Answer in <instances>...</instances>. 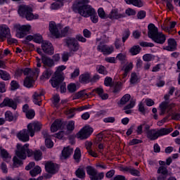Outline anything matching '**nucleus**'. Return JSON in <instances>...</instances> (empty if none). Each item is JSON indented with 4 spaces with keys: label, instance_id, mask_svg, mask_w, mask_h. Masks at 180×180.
Instances as JSON below:
<instances>
[{
    "label": "nucleus",
    "instance_id": "obj_1",
    "mask_svg": "<svg viewBox=\"0 0 180 180\" xmlns=\"http://www.w3.org/2000/svg\"><path fill=\"white\" fill-rule=\"evenodd\" d=\"M89 0H77L73 5L72 9L74 12H77L82 16L84 18H89L91 16V20L93 23H98V14L95 11V8L89 5Z\"/></svg>",
    "mask_w": 180,
    "mask_h": 180
},
{
    "label": "nucleus",
    "instance_id": "obj_2",
    "mask_svg": "<svg viewBox=\"0 0 180 180\" xmlns=\"http://www.w3.org/2000/svg\"><path fill=\"white\" fill-rule=\"evenodd\" d=\"M148 36L150 39L157 43L158 44H164L167 37L162 33L158 32V28L153 23H150L148 26Z\"/></svg>",
    "mask_w": 180,
    "mask_h": 180
},
{
    "label": "nucleus",
    "instance_id": "obj_3",
    "mask_svg": "<svg viewBox=\"0 0 180 180\" xmlns=\"http://www.w3.org/2000/svg\"><path fill=\"white\" fill-rule=\"evenodd\" d=\"M34 154V152L29 149V143H26L24 146L20 143L17 144L15 155L20 160H26L27 157H32Z\"/></svg>",
    "mask_w": 180,
    "mask_h": 180
},
{
    "label": "nucleus",
    "instance_id": "obj_4",
    "mask_svg": "<svg viewBox=\"0 0 180 180\" xmlns=\"http://www.w3.org/2000/svg\"><path fill=\"white\" fill-rule=\"evenodd\" d=\"M172 130H174L172 128H162L158 131L155 129H150L146 132V136L149 140L154 141L162 136L169 134V133H172Z\"/></svg>",
    "mask_w": 180,
    "mask_h": 180
},
{
    "label": "nucleus",
    "instance_id": "obj_5",
    "mask_svg": "<svg viewBox=\"0 0 180 180\" xmlns=\"http://www.w3.org/2000/svg\"><path fill=\"white\" fill-rule=\"evenodd\" d=\"M33 8L28 6H20L18 9V13L22 18H25L27 20H33L39 19L38 14H33Z\"/></svg>",
    "mask_w": 180,
    "mask_h": 180
},
{
    "label": "nucleus",
    "instance_id": "obj_6",
    "mask_svg": "<svg viewBox=\"0 0 180 180\" xmlns=\"http://www.w3.org/2000/svg\"><path fill=\"white\" fill-rule=\"evenodd\" d=\"M86 171L91 180H102L105 178V173H98V170L92 166H87L86 167Z\"/></svg>",
    "mask_w": 180,
    "mask_h": 180
},
{
    "label": "nucleus",
    "instance_id": "obj_7",
    "mask_svg": "<svg viewBox=\"0 0 180 180\" xmlns=\"http://www.w3.org/2000/svg\"><path fill=\"white\" fill-rule=\"evenodd\" d=\"M30 25H20L19 24H15L13 26L15 32H16L17 37L22 39L25 36H27L29 32H30Z\"/></svg>",
    "mask_w": 180,
    "mask_h": 180
},
{
    "label": "nucleus",
    "instance_id": "obj_8",
    "mask_svg": "<svg viewBox=\"0 0 180 180\" xmlns=\"http://www.w3.org/2000/svg\"><path fill=\"white\" fill-rule=\"evenodd\" d=\"M93 132L94 129L89 127H84L76 134V137L79 139V140H85L88 139Z\"/></svg>",
    "mask_w": 180,
    "mask_h": 180
},
{
    "label": "nucleus",
    "instance_id": "obj_9",
    "mask_svg": "<svg viewBox=\"0 0 180 180\" xmlns=\"http://www.w3.org/2000/svg\"><path fill=\"white\" fill-rule=\"evenodd\" d=\"M50 82L53 88H60L61 94L67 92V84L64 82V80L60 81L59 79H51Z\"/></svg>",
    "mask_w": 180,
    "mask_h": 180
},
{
    "label": "nucleus",
    "instance_id": "obj_10",
    "mask_svg": "<svg viewBox=\"0 0 180 180\" xmlns=\"http://www.w3.org/2000/svg\"><path fill=\"white\" fill-rule=\"evenodd\" d=\"M60 166L52 161H48L45 163V170L51 175H54L58 172Z\"/></svg>",
    "mask_w": 180,
    "mask_h": 180
},
{
    "label": "nucleus",
    "instance_id": "obj_11",
    "mask_svg": "<svg viewBox=\"0 0 180 180\" xmlns=\"http://www.w3.org/2000/svg\"><path fill=\"white\" fill-rule=\"evenodd\" d=\"M61 29V25L56 24V22L51 21L49 22V30L51 33L56 39H59L60 37V30Z\"/></svg>",
    "mask_w": 180,
    "mask_h": 180
},
{
    "label": "nucleus",
    "instance_id": "obj_12",
    "mask_svg": "<svg viewBox=\"0 0 180 180\" xmlns=\"http://www.w3.org/2000/svg\"><path fill=\"white\" fill-rule=\"evenodd\" d=\"M42 127L43 124L39 122L30 123L27 125L30 136L33 137L34 136V133H36V131H40Z\"/></svg>",
    "mask_w": 180,
    "mask_h": 180
},
{
    "label": "nucleus",
    "instance_id": "obj_13",
    "mask_svg": "<svg viewBox=\"0 0 180 180\" xmlns=\"http://www.w3.org/2000/svg\"><path fill=\"white\" fill-rule=\"evenodd\" d=\"M67 46L70 49V51H78L79 50V43L75 38L65 39Z\"/></svg>",
    "mask_w": 180,
    "mask_h": 180
},
{
    "label": "nucleus",
    "instance_id": "obj_14",
    "mask_svg": "<svg viewBox=\"0 0 180 180\" xmlns=\"http://www.w3.org/2000/svg\"><path fill=\"white\" fill-rule=\"evenodd\" d=\"M20 72H23L24 75H28L32 79H36L39 77V72H40V69L36 68L34 69L25 68L24 70H21Z\"/></svg>",
    "mask_w": 180,
    "mask_h": 180
},
{
    "label": "nucleus",
    "instance_id": "obj_15",
    "mask_svg": "<svg viewBox=\"0 0 180 180\" xmlns=\"http://www.w3.org/2000/svg\"><path fill=\"white\" fill-rule=\"evenodd\" d=\"M11 36V29L6 25L0 26V41H5Z\"/></svg>",
    "mask_w": 180,
    "mask_h": 180
},
{
    "label": "nucleus",
    "instance_id": "obj_16",
    "mask_svg": "<svg viewBox=\"0 0 180 180\" xmlns=\"http://www.w3.org/2000/svg\"><path fill=\"white\" fill-rule=\"evenodd\" d=\"M159 108L160 109V112L159 113V115L160 116H162L165 115V112H167H167H169L171 109H172L173 108H175V103H172L169 104V102L163 101L161 103Z\"/></svg>",
    "mask_w": 180,
    "mask_h": 180
},
{
    "label": "nucleus",
    "instance_id": "obj_17",
    "mask_svg": "<svg viewBox=\"0 0 180 180\" xmlns=\"http://www.w3.org/2000/svg\"><path fill=\"white\" fill-rule=\"evenodd\" d=\"M64 70H65V66H59L51 79H59V81H64V79H65L64 72H63Z\"/></svg>",
    "mask_w": 180,
    "mask_h": 180
},
{
    "label": "nucleus",
    "instance_id": "obj_18",
    "mask_svg": "<svg viewBox=\"0 0 180 180\" xmlns=\"http://www.w3.org/2000/svg\"><path fill=\"white\" fill-rule=\"evenodd\" d=\"M29 134H30V133H29V129H24L17 134V137L20 141L26 143L30 140Z\"/></svg>",
    "mask_w": 180,
    "mask_h": 180
},
{
    "label": "nucleus",
    "instance_id": "obj_19",
    "mask_svg": "<svg viewBox=\"0 0 180 180\" xmlns=\"http://www.w3.org/2000/svg\"><path fill=\"white\" fill-rule=\"evenodd\" d=\"M41 49L44 53L53 56L54 54V49H53V44L49 41H44L41 44Z\"/></svg>",
    "mask_w": 180,
    "mask_h": 180
},
{
    "label": "nucleus",
    "instance_id": "obj_20",
    "mask_svg": "<svg viewBox=\"0 0 180 180\" xmlns=\"http://www.w3.org/2000/svg\"><path fill=\"white\" fill-rule=\"evenodd\" d=\"M158 174H160L158 177V180H167L168 177V169L165 166H160L158 169Z\"/></svg>",
    "mask_w": 180,
    "mask_h": 180
},
{
    "label": "nucleus",
    "instance_id": "obj_21",
    "mask_svg": "<svg viewBox=\"0 0 180 180\" xmlns=\"http://www.w3.org/2000/svg\"><path fill=\"white\" fill-rule=\"evenodd\" d=\"M44 95L43 91H35L32 96L34 103L38 106H41V96Z\"/></svg>",
    "mask_w": 180,
    "mask_h": 180
},
{
    "label": "nucleus",
    "instance_id": "obj_22",
    "mask_svg": "<svg viewBox=\"0 0 180 180\" xmlns=\"http://www.w3.org/2000/svg\"><path fill=\"white\" fill-rule=\"evenodd\" d=\"M97 50L98 51H101L103 54H112L113 53V48H110L107 45L103 44L100 43V44L97 46Z\"/></svg>",
    "mask_w": 180,
    "mask_h": 180
},
{
    "label": "nucleus",
    "instance_id": "obj_23",
    "mask_svg": "<svg viewBox=\"0 0 180 180\" xmlns=\"http://www.w3.org/2000/svg\"><path fill=\"white\" fill-rule=\"evenodd\" d=\"M72 153H74V149L71 147L68 146L66 148H64L61 153V160H67V158H70Z\"/></svg>",
    "mask_w": 180,
    "mask_h": 180
},
{
    "label": "nucleus",
    "instance_id": "obj_24",
    "mask_svg": "<svg viewBox=\"0 0 180 180\" xmlns=\"http://www.w3.org/2000/svg\"><path fill=\"white\" fill-rule=\"evenodd\" d=\"M41 61L44 64V68H51V67H53L54 65V60L46 56H41Z\"/></svg>",
    "mask_w": 180,
    "mask_h": 180
},
{
    "label": "nucleus",
    "instance_id": "obj_25",
    "mask_svg": "<svg viewBox=\"0 0 180 180\" xmlns=\"http://www.w3.org/2000/svg\"><path fill=\"white\" fill-rule=\"evenodd\" d=\"M167 43L168 46L163 48L164 50H167V51H175L176 50V41L174 39H169Z\"/></svg>",
    "mask_w": 180,
    "mask_h": 180
},
{
    "label": "nucleus",
    "instance_id": "obj_26",
    "mask_svg": "<svg viewBox=\"0 0 180 180\" xmlns=\"http://www.w3.org/2000/svg\"><path fill=\"white\" fill-rule=\"evenodd\" d=\"M18 117H19L18 112L15 114L12 113L11 111H6L5 112V120H7V122H16Z\"/></svg>",
    "mask_w": 180,
    "mask_h": 180
},
{
    "label": "nucleus",
    "instance_id": "obj_27",
    "mask_svg": "<svg viewBox=\"0 0 180 180\" xmlns=\"http://www.w3.org/2000/svg\"><path fill=\"white\" fill-rule=\"evenodd\" d=\"M1 106H8L9 108H12V109L16 110L18 104L11 98H5L1 104Z\"/></svg>",
    "mask_w": 180,
    "mask_h": 180
},
{
    "label": "nucleus",
    "instance_id": "obj_28",
    "mask_svg": "<svg viewBox=\"0 0 180 180\" xmlns=\"http://www.w3.org/2000/svg\"><path fill=\"white\" fill-rule=\"evenodd\" d=\"M121 171H124V172H129L131 175H134V176H140V171L131 167H121Z\"/></svg>",
    "mask_w": 180,
    "mask_h": 180
},
{
    "label": "nucleus",
    "instance_id": "obj_29",
    "mask_svg": "<svg viewBox=\"0 0 180 180\" xmlns=\"http://www.w3.org/2000/svg\"><path fill=\"white\" fill-rule=\"evenodd\" d=\"M61 127H63V121L60 120H56L54 121L51 127V131H52V133H56V131L60 130Z\"/></svg>",
    "mask_w": 180,
    "mask_h": 180
},
{
    "label": "nucleus",
    "instance_id": "obj_30",
    "mask_svg": "<svg viewBox=\"0 0 180 180\" xmlns=\"http://www.w3.org/2000/svg\"><path fill=\"white\" fill-rule=\"evenodd\" d=\"M75 176L79 179L84 180L86 176V174L85 173V168L82 167H79L75 172Z\"/></svg>",
    "mask_w": 180,
    "mask_h": 180
},
{
    "label": "nucleus",
    "instance_id": "obj_31",
    "mask_svg": "<svg viewBox=\"0 0 180 180\" xmlns=\"http://www.w3.org/2000/svg\"><path fill=\"white\" fill-rule=\"evenodd\" d=\"M124 14H120L119 12H117V10L113 9L109 13L108 18L110 19H121V18H124Z\"/></svg>",
    "mask_w": 180,
    "mask_h": 180
},
{
    "label": "nucleus",
    "instance_id": "obj_32",
    "mask_svg": "<svg viewBox=\"0 0 180 180\" xmlns=\"http://www.w3.org/2000/svg\"><path fill=\"white\" fill-rule=\"evenodd\" d=\"M79 81L81 84H88L91 82V75L89 73H84L79 77Z\"/></svg>",
    "mask_w": 180,
    "mask_h": 180
},
{
    "label": "nucleus",
    "instance_id": "obj_33",
    "mask_svg": "<svg viewBox=\"0 0 180 180\" xmlns=\"http://www.w3.org/2000/svg\"><path fill=\"white\" fill-rule=\"evenodd\" d=\"M23 84L24 86H26V88H33L34 86V79L30 78V77H26Z\"/></svg>",
    "mask_w": 180,
    "mask_h": 180
},
{
    "label": "nucleus",
    "instance_id": "obj_34",
    "mask_svg": "<svg viewBox=\"0 0 180 180\" xmlns=\"http://www.w3.org/2000/svg\"><path fill=\"white\" fill-rule=\"evenodd\" d=\"M88 109V105H83L79 108H72L68 110L67 113L68 115H72L75 112H82V110H85Z\"/></svg>",
    "mask_w": 180,
    "mask_h": 180
},
{
    "label": "nucleus",
    "instance_id": "obj_35",
    "mask_svg": "<svg viewBox=\"0 0 180 180\" xmlns=\"http://www.w3.org/2000/svg\"><path fill=\"white\" fill-rule=\"evenodd\" d=\"M128 5H134V6H138L141 8L143 6V2L141 0H124Z\"/></svg>",
    "mask_w": 180,
    "mask_h": 180
},
{
    "label": "nucleus",
    "instance_id": "obj_36",
    "mask_svg": "<svg viewBox=\"0 0 180 180\" xmlns=\"http://www.w3.org/2000/svg\"><path fill=\"white\" fill-rule=\"evenodd\" d=\"M123 88V84L121 82H116L113 86V94H119Z\"/></svg>",
    "mask_w": 180,
    "mask_h": 180
},
{
    "label": "nucleus",
    "instance_id": "obj_37",
    "mask_svg": "<svg viewBox=\"0 0 180 180\" xmlns=\"http://www.w3.org/2000/svg\"><path fill=\"white\" fill-rule=\"evenodd\" d=\"M141 51V47L139 45H135L129 49V53H131V56H137V54H139Z\"/></svg>",
    "mask_w": 180,
    "mask_h": 180
},
{
    "label": "nucleus",
    "instance_id": "obj_38",
    "mask_svg": "<svg viewBox=\"0 0 180 180\" xmlns=\"http://www.w3.org/2000/svg\"><path fill=\"white\" fill-rule=\"evenodd\" d=\"M13 168H19V167H22L23 165V161L19 159L18 157L14 156L13 158Z\"/></svg>",
    "mask_w": 180,
    "mask_h": 180
},
{
    "label": "nucleus",
    "instance_id": "obj_39",
    "mask_svg": "<svg viewBox=\"0 0 180 180\" xmlns=\"http://www.w3.org/2000/svg\"><path fill=\"white\" fill-rule=\"evenodd\" d=\"M0 78L4 81H9L11 79V75L5 70H0Z\"/></svg>",
    "mask_w": 180,
    "mask_h": 180
},
{
    "label": "nucleus",
    "instance_id": "obj_40",
    "mask_svg": "<svg viewBox=\"0 0 180 180\" xmlns=\"http://www.w3.org/2000/svg\"><path fill=\"white\" fill-rule=\"evenodd\" d=\"M73 158L76 162L81 161V149H79V148L75 149Z\"/></svg>",
    "mask_w": 180,
    "mask_h": 180
},
{
    "label": "nucleus",
    "instance_id": "obj_41",
    "mask_svg": "<svg viewBox=\"0 0 180 180\" xmlns=\"http://www.w3.org/2000/svg\"><path fill=\"white\" fill-rule=\"evenodd\" d=\"M41 172V167H40V166H36L34 168L30 171L31 176H36L37 175H39V174H40Z\"/></svg>",
    "mask_w": 180,
    "mask_h": 180
},
{
    "label": "nucleus",
    "instance_id": "obj_42",
    "mask_svg": "<svg viewBox=\"0 0 180 180\" xmlns=\"http://www.w3.org/2000/svg\"><path fill=\"white\" fill-rule=\"evenodd\" d=\"M53 72H54L53 71V70H51V68H46V70L42 75V77H44V78H46V79H49V78H50V77L53 75Z\"/></svg>",
    "mask_w": 180,
    "mask_h": 180
},
{
    "label": "nucleus",
    "instance_id": "obj_43",
    "mask_svg": "<svg viewBox=\"0 0 180 180\" xmlns=\"http://www.w3.org/2000/svg\"><path fill=\"white\" fill-rule=\"evenodd\" d=\"M131 70H133V63H130L125 67L124 72L122 75V78H126V77H127V74H129Z\"/></svg>",
    "mask_w": 180,
    "mask_h": 180
},
{
    "label": "nucleus",
    "instance_id": "obj_44",
    "mask_svg": "<svg viewBox=\"0 0 180 180\" xmlns=\"http://www.w3.org/2000/svg\"><path fill=\"white\" fill-rule=\"evenodd\" d=\"M96 70L98 74H103V75H108V70H106V68H105L103 65L98 66Z\"/></svg>",
    "mask_w": 180,
    "mask_h": 180
},
{
    "label": "nucleus",
    "instance_id": "obj_45",
    "mask_svg": "<svg viewBox=\"0 0 180 180\" xmlns=\"http://www.w3.org/2000/svg\"><path fill=\"white\" fill-rule=\"evenodd\" d=\"M43 157V153L40 150H35L34 152V158L35 161H40Z\"/></svg>",
    "mask_w": 180,
    "mask_h": 180
},
{
    "label": "nucleus",
    "instance_id": "obj_46",
    "mask_svg": "<svg viewBox=\"0 0 180 180\" xmlns=\"http://www.w3.org/2000/svg\"><path fill=\"white\" fill-rule=\"evenodd\" d=\"M0 153L2 158H11V155H9L8 150H6L2 147H0Z\"/></svg>",
    "mask_w": 180,
    "mask_h": 180
},
{
    "label": "nucleus",
    "instance_id": "obj_47",
    "mask_svg": "<svg viewBox=\"0 0 180 180\" xmlns=\"http://www.w3.org/2000/svg\"><path fill=\"white\" fill-rule=\"evenodd\" d=\"M104 84L105 86H113V79H112L110 77H105L104 80Z\"/></svg>",
    "mask_w": 180,
    "mask_h": 180
},
{
    "label": "nucleus",
    "instance_id": "obj_48",
    "mask_svg": "<svg viewBox=\"0 0 180 180\" xmlns=\"http://www.w3.org/2000/svg\"><path fill=\"white\" fill-rule=\"evenodd\" d=\"M131 96L129 94H125L120 100L121 105H126L129 101H130Z\"/></svg>",
    "mask_w": 180,
    "mask_h": 180
},
{
    "label": "nucleus",
    "instance_id": "obj_49",
    "mask_svg": "<svg viewBox=\"0 0 180 180\" xmlns=\"http://www.w3.org/2000/svg\"><path fill=\"white\" fill-rule=\"evenodd\" d=\"M129 37H130V30L127 29L122 33V42L124 43Z\"/></svg>",
    "mask_w": 180,
    "mask_h": 180
},
{
    "label": "nucleus",
    "instance_id": "obj_50",
    "mask_svg": "<svg viewBox=\"0 0 180 180\" xmlns=\"http://www.w3.org/2000/svg\"><path fill=\"white\" fill-rule=\"evenodd\" d=\"M163 2H166V6L169 11L172 12L174 11V6L172 5V0H162Z\"/></svg>",
    "mask_w": 180,
    "mask_h": 180
},
{
    "label": "nucleus",
    "instance_id": "obj_51",
    "mask_svg": "<svg viewBox=\"0 0 180 180\" xmlns=\"http://www.w3.org/2000/svg\"><path fill=\"white\" fill-rule=\"evenodd\" d=\"M75 129V122L74 121H70L67 124V130L68 131H72Z\"/></svg>",
    "mask_w": 180,
    "mask_h": 180
},
{
    "label": "nucleus",
    "instance_id": "obj_52",
    "mask_svg": "<svg viewBox=\"0 0 180 180\" xmlns=\"http://www.w3.org/2000/svg\"><path fill=\"white\" fill-rule=\"evenodd\" d=\"M68 90L71 94L75 92V91H77V85L74 83L70 84L69 85H68Z\"/></svg>",
    "mask_w": 180,
    "mask_h": 180
},
{
    "label": "nucleus",
    "instance_id": "obj_53",
    "mask_svg": "<svg viewBox=\"0 0 180 180\" xmlns=\"http://www.w3.org/2000/svg\"><path fill=\"white\" fill-rule=\"evenodd\" d=\"M45 146L46 147H47V148H53V147L54 146V143H53V141H51V139H46Z\"/></svg>",
    "mask_w": 180,
    "mask_h": 180
},
{
    "label": "nucleus",
    "instance_id": "obj_54",
    "mask_svg": "<svg viewBox=\"0 0 180 180\" xmlns=\"http://www.w3.org/2000/svg\"><path fill=\"white\" fill-rule=\"evenodd\" d=\"M98 15L101 19H108V17H106V14L105 13V11H103V8H102L98 10Z\"/></svg>",
    "mask_w": 180,
    "mask_h": 180
},
{
    "label": "nucleus",
    "instance_id": "obj_55",
    "mask_svg": "<svg viewBox=\"0 0 180 180\" xmlns=\"http://www.w3.org/2000/svg\"><path fill=\"white\" fill-rule=\"evenodd\" d=\"M70 30V27H65L63 30L60 31V37H65L68 34V31Z\"/></svg>",
    "mask_w": 180,
    "mask_h": 180
},
{
    "label": "nucleus",
    "instance_id": "obj_56",
    "mask_svg": "<svg viewBox=\"0 0 180 180\" xmlns=\"http://www.w3.org/2000/svg\"><path fill=\"white\" fill-rule=\"evenodd\" d=\"M139 81V77H137V74L136 73H131V79H130V82L131 84H136Z\"/></svg>",
    "mask_w": 180,
    "mask_h": 180
},
{
    "label": "nucleus",
    "instance_id": "obj_57",
    "mask_svg": "<svg viewBox=\"0 0 180 180\" xmlns=\"http://www.w3.org/2000/svg\"><path fill=\"white\" fill-rule=\"evenodd\" d=\"M34 41L35 43H41L43 41V37L40 34H34Z\"/></svg>",
    "mask_w": 180,
    "mask_h": 180
},
{
    "label": "nucleus",
    "instance_id": "obj_58",
    "mask_svg": "<svg viewBox=\"0 0 180 180\" xmlns=\"http://www.w3.org/2000/svg\"><path fill=\"white\" fill-rule=\"evenodd\" d=\"M103 140V131L100 132L97 134L96 138V144H98V143H101Z\"/></svg>",
    "mask_w": 180,
    "mask_h": 180
},
{
    "label": "nucleus",
    "instance_id": "obj_59",
    "mask_svg": "<svg viewBox=\"0 0 180 180\" xmlns=\"http://www.w3.org/2000/svg\"><path fill=\"white\" fill-rule=\"evenodd\" d=\"M11 91H15L19 88V84H18V82L13 80L11 82Z\"/></svg>",
    "mask_w": 180,
    "mask_h": 180
},
{
    "label": "nucleus",
    "instance_id": "obj_60",
    "mask_svg": "<svg viewBox=\"0 0 180 180\" xmlns=\"http://www.w3.org/2000/svg\"><path fill=\"white\" fill-rule=\"evenodd\" d=\"M59 102H60V96L58 94H56L53 96V103L56 108H57V106H58Z\"/></svg>",
    "mask_w": 180,
    "mask_h": 180
},
{
    "label": "nucleus",
    "instance_id": "obj_61",
    "mask_svg": "<svg viewBox=\"0 0 180 180\" xmlns=\"http://www.w3.org/2000/svg\"><path fill=\"white\" fill-rule=\"evenodd\" d=\"M76 40L77 41H81L82 43H86V39L82 35L80 34L76 35Z\"/></svg>",
    "mask_w": 180,
    "mask_h": 180
},
{
    "label": "nucleus",
    "instance_id": "obj_62",
    "mask_svg": "<svg viewBox=\"0 0 180 180\" xmlns=\"http://www.w3.org/2000/svg\"><path fill=\"white\" fill-rule=\"evenodd\" d=\"M26 113V117L27 119H33L34 117V110H30L28 112H25Z\"/></svg>",
    "mask_w": 180,
    "mask_h": 180
},
{
    "label": "nucleus",
    "instance_id": "obj_63",
    "mask_svg": "<svg viewBox=\"0 0 180 180\" xmlns=\"http://www.w3.org/2000/svg\"><path fill=\"white\" fill-rule=\"evenodd\" d=\"M140 46L141 47H154V44L151 42L143 41L140 43Z\"/></svg>",
    "mask_w": 180,
    "mask_h": 180
},
{
    "label": "nucleus",
    "instance_id": "obj_64",
    "mask_svg": "<svg viewBox=\"0 0 180 180\" xmlns=\"http://www.w3.org/2000/svg\"><path fill=\"white\" fill-rule=\"evenodd\" d=\"M143 61H151L153 60V55L151 54H145L143 56Z\"/></svg>",
    "mask_w": 180,
    "mask_h": 180
}]
</instances>
